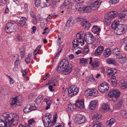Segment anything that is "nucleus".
I'll list each match as a JSON object with an SVG mask.
<instances>
[{
	"instance_id": "1",
	"label": "nucleus",
	"mask_w": 127,
	"mask_h": 127,
	"mask_svg": "<svg viewBox=\"0 0 127 127\" xmlns=\"http://www.w3.org/2000/svg\"><path fill=\"white\" fill-rule=\"evenodd\" d=\"M4 118V121H6L7 122L8 127H11L12 126L15 125L16 124H17L18 123L19 119L18 116L15 114L13 116L11 115L4 114L2 116Z\"/></svg>"
},
{
	"instance_id": "2",
	"label": "nucleus",
	"mask_w": 127,
	"mask_h": 127,
	"mask_svg": "<svg viewBox=\"0 0 127 127\" xmlns=\"http://www.w3.org/2000/svg\"><path fill=\"white\" fill-rule=\"evenodd\" d=\"M16 25L15 22L14 21H12L7 23L5 29L6 32L9 33L15 31L16 28L15 26Z\"/></svg>"
},
{
	"instance_id": "3",
	"label": "nucleus",
	"mask_w": 127,
	"mask_h": 127,
	"mask_svg": "<svg viewBox=\"0 0 127 127\" xmlns=\"http://www.w3.org/2000/svg\"><path fill=\"white\" fill-rule=\"evenodd\" d=\"M127 30V25L125 24H121L114 29L115 33L117 35H120L124 33Z\"/></svg>"
},
{
	"instance_id": "4",
	"label": "nucleus",
	"mask_w": 127,
	"mask_h": 127,
	"mask_svg": "<svg viewBox=\"0 0 127 127\" xmlns=\"http://www.w3.org/2000/svg\"><path fill=\"white\" fill-rule=\"evenodd\" d=\"M68 63L67 60L63 59L61 61L59 64L57 69V72H60L63 71L65 68L68 66Z\"/></svg>"
},
{
	"instance_id": "5",
	"label": "nucleus",
	"mask_w": 127,
	"mask_h": 127,
	"mask_svg": "<svg viewBox=\"0 0 127 127\" xmlns=\"http://www.w3.org/2000/svg\"><path fill=\"white\" fill-rule=\"evenodd\" d=\"M78 88L74 86H71L68 90V94L69 96L72 97L77 95L79 92Z\"/></svg>"
},
{
	"instance_id": "6",
	"label": "nucleus",
	"mask_w": 127,
	"mask_h": 127,
	"mask_svg": "<svg viewBox=\"0 0 127 127\" xmlns=\"http://www.w3.org/2000/svg\"><path fill=\"white\" fill-rule=\"evenodd\" d=\"M84 37L86 43L88 44H92L94 41V36L91 34L90 33H89L88 34H85Z\"/></svg>"
},
{
	"instance_id": "7",
	"label": "nucleus",
	"mask_w": 127,
	"mask_h": 127,
	"mask_svg": "<svg viewBox=\"0 0 127 127\" xmlns=\"http://www.w3.org/2000/svg\"><path fill=\"white\" fill-rule=\"evenodd\" d=\"M99 91L102 93L107 92L109 89V85L106 83H103L99 86L98 88Z\"/></svg>"
},
{
	"instance_id": "8",
	"label": "nucleus",
	"mask_w": 127,
	"mask_h": 127,
	"mask_svg": "<svg viewBox=\"0 0 127 127\" xmlns=\"http://www.w3.org/2000/svg\"><path fill=\"white\" fill-rule=\"evenodd\" d=\"M120 92L118 90H111L108 93V95L111 97L117 98L120 96Z\"/></svg>"
},
{
	"instance_id": "9",
	"label": "nucleus",
	"mask_w": 127,
	"mask_h": 127,
	"mask_svg": "<svg viewBox=\"0 0 127 127\" xmlns=\"http://www.w3.org/2000/svg\"><path fill=\"white\" fill-rule=\"evenodd\" d=\"M101 0H97L91 4L92 10H96L99 7L100 4L102 2Z\"/></svg>"
},
{
	"instance_id": "10",
	"label": "nucleus",
	"mask_w": 127,
	"mask_h": 127,
	"mask_svg": "<svg viewBox=\"0 0 127 127\" xmlns=\"http://www.w3.org/2000/svg\"><path fill=\"white\" fill-rule=\"evenodd\" d=\"M81 23L82 27L85 29H88L91 26V24L87 19H81Z\"/></svg>"
},
{
	"instance_id": "11",
	"label": "nucleus",
	"mask_w": 127,
	"mask_h": 127,
	"mask_svg": "<svg viewBox=\"0 0 127 127\" xmlns=\"http://www.w3.org/2000/svg\"><path fill=\"white\" fill-rule=\"evenodd\" d=\"M84 39H83L81 41H79L77 39H74L72 42L73 47L74 48L77 47L80 43L81 44V46H83L84 44Z\"/></svg>"
},
{
	"instance_id": "12",
	"label": "nucleus",
	"mask_w": 127,
	"mask_h": 127,
	"mask_svg": "<svg viewBox=\"0 0 127 127\" xmlns=\"http://www.w3.org/2000/svg\"><path fill=\"white\" fill-rule=\"evenodd\" d=\"M77 117L76 121L78 124H80L85 123V119L83 116L81 115H78L77 116Z\"/></svg>"
},
{
	"instance_id": "13",
	"label": "nucleus",
	"mask_w": 127,
	"mask_h": 127,
	"mask_svg": "<svg viewBox=\"0 0 127 127\" xmlns=\"http://www.w3.org/2000/svg\"><path fill=\"white\" fill-rule=\"evenodd\" d=\"M84 104L83 100H79L76 103L75 106L76 107L80 109H83L84 107Z\"/></svg>"
},
{
	"instance_id": "14",
	"label": "nucleus",
	"mask_w": 127,
	"mask_h": 127,
	"mask_svg": "<svg viewBox=\"0 0 127 127\" xmlns=\"http://www.w3.org/2000/svg\"><path fill=\"white\" fill-rule=\"evenodd\" d=\"M104 49V47L103 46H99L95 50V55L96 56H98L100 55L103 52Z\"/></svg>"
},
{
	"instance_id": "15",
	"label": "nucleus",
	"mask_w": 127,
	"mask_h": 127,
	"mask_svg": "<svg viewBox=\"0 0 127 127\" xmlns=\"http://www.w3.org/2000/svg\"><path fill=\"white\" fill-rule=\"evenodd\" d=\"M125 56V55H121L117 57V61L121 63H124L126 61Z\"/></svg>"
},
{
	"instance_id": "16",
	"label": "nucleus",
	"mask_w": 127,
	"mask_h": 127,
	"mask_svg": "<svg viewBox=\"0 0 127 127\" xmlns=\"http://www.w3.org/2000/svg\"><path fill=\"white\" fill-rule=\"evenodd\" d=\"M97 102L96 100H94L91 101L89 107L91 110L94 109L96 107Z\"/></svg>"
},
{
	"instance_id": "17",
	"label": "nucleus",
	"mask_w": 127,
	"mask_h": 127,
	"mask_svg": "<svg viewBox=\"0 0 127 127\" xmlns=\"http://www.w3.org/2000/svg\"><path fill=\"white\" fill-rule=\"evenodd\" d=\"M49 120L46 116H43L42 118V121L43 124L45 127H50L51 125L49 126Z\"/></svg>"
},
{
	"instance_id": "18",
	"label": "nucleus",
	"mask_w": 127,
	"mask_h": 127,
	"mask_svg": "<svg viewBox=\"0 0 127 127\" xmlns=\"http://www.w3.org/2000/svg\"><path fill=\"white\" fill-rule=\"evenodd\" d=\"M102 108L105 112L107 111L109 112H112L111 110L109 108L108 105L107 104H103L102 106Z\"/></svg>"
},
{
	"instance_id": "19",
	"label": "nucleus",
	"mask_w": 127,
	"mask_h": 127,
	"mask_svg": "<svg viewBox=\"0 0 127 127\" xmlns=\"http://www.w3.org/2000/svg\"><path fill=\"white\" fill-rule=\"evenodd\" d=\"M27 19L26 17H22L20 20L19 21V24L20 27H23L26 23Z\"/></svg>"
},
{
	"instance_id": "20",
	"label": "nucleus",
	"mask_w": 127,
	"mask_h": 127,
	"mask_svg": "<svg viewBox=\"0 0 127 127\" xmlns=\"http://www.w3.org/2000/svg\"><path fill=\"white\" fill-rule=\"evenodd\" d=\"M117 72V70L114 68H111L109 69L107 71L108 74L111 75L112 76H114Z\"/></svg>"
},
{
	"instance_id": "21",
	"label": "nucleus",
	"mask_w": 127,
	"mask_h": 127,
	"mask_svg": "<svg viewBox=\"0 0 127 127\" xmlns=\"http://www.w3.org/2000/svg\"><path fill=\"white\" fill-rule=\"evenodd\" d=\"M100 31V29L96 26H94L92 29V31L94 33L98 34V33Z\"/></svg>"
},
{
	"instance_id": "22",
	"label": "nucleus",
	"mask_w": 127,
	"mask_h": 127,
	"mask_svg": "<svg viewBox=\"0 0 127 127\" xmlns=\"http://www.w3.org/2000/svg\"><path fill=\"white\" fill-rule=\"evenodd\" d=\"M118 13L117 11H113L110 12L108 14V17L111 18H114L118 15Z\"/></svg>"
},
{
	"instance_id": "23",
	"label": "nucleus",
	"mask_w": 127,
	"mask_h": 127,
	"mask_svg": "<svg viewBox=\"0 0 127 127\" xmlns=\"http://www.w3.org/2000/svg\"><path fill=\"white\" fill-rule=\"evenodd\" d=\"M75 7L76 9L78 11H81L83 10V6L81 3H79L76 4L75 5Z\"/></svg>"
},
{
	"instance_id": "24",
	"label": "nucleus",
	"mask_w": 127,
	"mask_h": 127,
	"mask_svg": "<svg viewBox=\"0 0 127 127\" xmlns=\"http://www.w3.org/2000/svg\"><path fill=\"white\" fill-rule=\"evenodd\" d=\"M126 16L125 12H121L118 15V17L121 20H124L126 18Z\"/></svg>"
},
{
	"instance_id": "25",
	"label": "nucleus",
	"mask_w": 127,
	"mask_h": 127,
	"mask_svg": "<svg viewBox=\"0 0 127 127\" xmlns=\"http://www.w3.org/2000/svg\"><path fill=\"white\" fill-rule=\"evenodd\" d=\"M112 52L115 56L119 55L121 52L120 49L118 48H115L113 49Z\"/></svg>"
},
{
	"instance_id": "26",
	"label": "nucleus",
	"mask_w": 127,
	"mask_h": 127,
	"mask_svg": "<svg viewBox=\"0 0 127 127\" xmlns=\"http://www.w3.org/2000/svg\"><path fill=\"white\" fill-rule=\"evenodd\" d=\"M72 70V68L68 66L65 68V69L63 71V73L65 74H67L71 72Z\"/></svg>"
},
{
	"instance_id": "27",
	"label": "nucleus",
	"mask_w": 127,
	"mask_h": 127,
	"mask_svg": "<svg viewBox=\"0 0 127 127\" xmlns=\"http://www.w3.org/2000/svg\"><path fill=\"white\" fill-rule=\"evenodd\" d=\"M104 52L103 55L105 57H108L110 55L111 51L108 48L104 50Z\"/></svg>"
},
{
	"instance_id": "28",
	"label": "nucleus",
	"mask_w": 127,
	"mask_h": 127,
	"mask_svg": "<svg viewBox=\"0 0 127 127\" xmlns=\"http://www.w3.org/2000/svg\"><path fill=\"white\" fill-rule=\"evenodd\" d=\"M119 21L116 20L115 21L112 25L111 27L112 29H114L117 28L118 26L120 25H119Z\"/></svg>"
},
{
	"instance_id": "29",
	"label": "nucleus",
	"mask_w": 127,
	"mask_h": 127,
	"mask_svg": "<svg viewBox=\"0 0 127 127\" xmlns=\"http://www.w3.org/2000/svg\"><path fill=\"white\" fill-rule=\"evenodd\" d=\"M44 101L46 102V104L47 105L45 108L46 110H47L50 108V104L52 103V101L51 100L48 98H47L46 99H44Z\"/></svg>"
},
{
	"instance_id": "30",
	"label": "nucleus",
	"mask_w": 127,
	"mask_h": 127,
	"mask_svg": "<svg viewBox=\"0 0 127 127\" xmlns=\"http://www.w3.org/2000/svg\"><path fill=\"white\" fill-rule=\"evenodd\" d=\"M106 62L108 64H112L115 65L116 63V61L113 58H108Z\"/></svg>"
},
{
	"instance_id": "31",
	"label": "nucleus",
	"mask_w": 127,
	"mask_h": 127,
	"mask_svg": "<svg viewBox=\"0 0 127 127\" xmlns=\"http://www.w3.org/2000/svg\"><path fill=\"white\" fill-rule=\"evenodd\" d=\"M17 97H16L12 99V102L11 103V105L12 107H15L16 106V104L17 102Z\"/></svg>"
},
{
	"instance_id": "32",
	"label": "nucleus",
	"mask_w": 127,
	"mask_h": 127,
	"mask_svg": "<svg viewBox=\"0 0 127 127\" xmlns=\"http://www.w3.org/2000/svg\"><path fill=\"white\" fill-rule=\"evenodd\" d=\"M29 107L30 108V110L31 111L34 110H35L37 108L36 104L33 102L30 103L29 105Z\"/></svg>"
},
{
	"instance_id": "33",
	"label": "nucleus",
	"mask_w": 127,
	"mask_h": 127,
	"mask_svg": "<svg viewBox=\"0 0 127 127\" xmlns=\"http://www.w3.org/2000/svg\"><path fill=\"white\" fill-rule=\"evenodd\" d=\"M127 84L126 82L124 80H122L121 81V87L122 89H125L127 88Z\"/></svg>"
},
{
	"instance_id": "34",
	"label": "nucleus",
	"mask_w": 127,
	"mask_h": 127,
	"mask_svg": "<svg viewBox=\"0 0 127 127\" xmlns=\"http://www.w3.org/2000/svg\"><path fill=\"white\" fill-rule=\"evenodd\" d=\"M91 65L93 68H97L100 65L99 62L98 61H94L92 64Z\"/></svg>"
},
{
	"instance_id": "35",
	"label": "nucleus",
	"mask_w": 127,
	"mask_h": 127,
	"mask_svg": "<svg viewBox=\"0 0 127 127\" xmlns=\"http://www.w3.org/2000/svg\"><path fill=\"white\" fill-rule=\"evenodd\" d=\"M85 33L82 32H80L76 34V37L78 39H80L83 38Z\"/></svg>"
},
{
	"instance_id": "36",
	"label": "nucleus",
	"mask_w": 127,
	"mask_h": 127,
	"mask_svg": "<svg viewBox=\"0 0 127 127\" xmlns=\"http://www.w3.org/2000/svg\"><path fill=\"white\" fill-rule=\"evenodd\" d=\"M83 9L82 11H84L85 12H91L92 8L91 6H88L85 7L83 6Z\"/></svg>"
},
{
	"instance_id": "37",
	"label": "nucleus",
	"mask_w": 127,
	"mask_h": 127,
	"mask_svg": "<svg viewBox=\"0 0 127 127\" xmlns=\"http://www.w3.org/2000/svg\"><path fill=\"white\" fill-rule=\"evenodd\" d=\"M115 122V120L114 119H111L106 122L107 125L109 127H110L112 125V124H114Z\"/></svg>"
},
{
	"instance_id": "38",
	"label": "nucleus",
	"mask_w": 127,
	"mask_h": 127,
	"mask_svg": "<svg viewBox=\"0 0 127 127\" xmlns=\"http://www.w3.org/2000/svg\"><path fill=\"white\" fill-rule=\"evenodd\" d=\"M29 106V105H27L23 109V111L25 113H27L32 111L30 110Z\"/></svg>"
},
{
	"instance_id": "39",
	"label": "nucleus",
	"mask_w": 127,
	"mask_h": 127,
	"mask_svg": "<svg viewBox=\"0 0 127 127\" xmlns=\"http://www.w3.org/2000/svg\"><path fill=\"white\" fill-rule=\"evenodd\" d=\"M101 117V115H99L97 114H95L93 116L92 119L93 120H97L100 119Z\"/></svg>"
},
{
	"instance_id": "40",
	"label": "nucleus",
	"mask_w": 127,
	"mask_h": 127,
	"mask_svg": "<svg viewBox=\"0 0 127 127\" xmlns=\"http://www.w3.org/2000/svg\"><path fill=\"white\" fill-rule=\"evenodd\" d=\"M121 115L124 118H127V111L124 110H122L121 112Z\"/></svg>"
},
{
	"instance_id": "41",
	"label": "nucleus",
	"mask_w": 127,
	"mask_h": 127,
	"mask_svg": "<svg viewBox=\"0 0 127 127\" xmlns=\"http://www.w3.org/2000/svg\"><path fill=\"white\" fill-rule=\"evenodd\" d=\"M73 19V18L71 16H70L69 18L68 21H67L66 24L65 26L67 27H69L70 26V23L72 22Z\"/></svg>"
},
{
	"instance_id": "42",
	"label": "nucleus",
	"mask_w": 127,
	"mask_h": 127,
	"mask_svg": "<svg viewBox=\"0 0 127 127\" xmlns=\"http://www.w3.org/2000/svg\"><path fill=\"white\" fill-rule=\"evenodd\" d=\"M7 87L5 86H3L1 89V92L3 94L5 95L6 94V92L7 90Z\"/></svg>"
},
{
	"instance_id": "43",
	"label": "nucleus",
	"mask_w": 127,
	"mask_h": 127,
	"mask_svg": "<svg viewBox=\"0 0 127 127\" xmlns=\"http://www.w3.org/2000/svg\"><path fill=\"white\" fill-rule=\"evenodd\" d=\"M41 47V46L39 45L36 48L35 50L33 52V55H35L38 53Z\"/></svg>"
},
{
	"instance_id": "44",
	"label": "nucleus",
	"mask_w": 127,
	"mask_h": 127,
	"mask_svg": "<svg viewBox=\"0 0 127 127\" xmlns=\"http://www.w3.org/2000/svg\"><path fill=\"white\" fill-rule=\"evenodd\" d=\"M93 127H102L101 123L98 122L95 123L93 125Z\"/></svg>"
},
{
	"instance_id": "45",
	"label": "nucleus",
	"mask_w": 127,
	"mask_h": 127,
	"mask_svg": "<svg viewBox=\"0 0 127 127\" xmlns=\"http://www.w3.org/2000/svg\"><path fill=\"white\" fill-rule=\"evenodd\" d=\"M110 80L111 82L113 83V85L116 84L117 82V80L116 78L114 77V76H112L111 78L110 79Z\"/></svg>"
},
{
	"instance_id": "46",
	"label": "nucleus",
	"mask_w": 127,
	"mask_h": 127,
	"mask_svg": "<svg viewBox=\"0 0 127 127\" xmlns=\"http://www.w3.org/2000/svg\"><path fill=\"white\" fill-rule=\"evenodd\" d=\"M105 21L107 25H109L111 23V20L110 18H108L105 19Z\"/></svg>"
},
{
	"instance_id": "47",
	"label": "nucleus",
	"mask_w": 127,
	"mask_h": 127,
	"mask_svg": "<svg viewBox=\"0 0 127 127\" xmlns=\"http://www.w3.org/2000/svg\"><path fill=\"white\" fill-rule=\"evenodd\" d=\"M80 64H86L87 63V61L86 59L83 58L80 59Z\"/></svg>"
},
{
	"instance_id": "48",
	"label": "nucleus",
	"mask_w": 127,
	"mask_h": 127,
	"mask_svg": "<svg viewBox=\"0 0 127 127\" xmlns=\"http://www.w3.org/2000/svg\"><path fill=\"white\" fill-rule=\"evenodd\" d=\"M123 101L122 100H120L117 104L116 106L118 108H119L121 107L122 105Z\"/></svg>"
},
{
	"instance_id": "49",
	"label": "nucleus",
	"mask_w": 127,
	"mask_h": 127,
	"mask_svg": "<svg viewBox=\"0 0 127 127\" xmlns=\"http://www.w3.org/2000/svg\"><path fill=\"white\" fill-rule=\"evenodd\" d=\"M119 0H110L109 2L110 3L112 4H114L118 3Z\"/></svg>"
},
{
	"instance_id": "50",
	"label": "nucleus",
	"mask_w": 127,
	"mask_h": 127,
	"mask_svg": "<svg viewBox=\"0 0 127 127\" xmlns=\"http://www.w3.org/2000/svg\"><path fill=\"white\" fill-rule=\"evenodd\" d=\"M58 37L57 41V43L58 45H59L61 43V37H60L58 35Z\"/></svg>"
},
{
	"instance_id": "51",
	"label": "nucleus",
	"mask_w": 127,
	"mask_h": 127,
	"mask_svg": "<svg viewBox=\"0 0 127 127\" xmlns=\"http://www.w3.org/2000/svg\"><path fill=\"white\" fill-rule=\"evenodd\" d=\"M83 51L82 53L83 54H85L86 53L88 52L89 51V50L88 47H86L83 48Z\"/></svg>"
},
{
	"instance_id": "52",
	"label": "nucleus",
	"mask_w": 127,
	"mask_h": 127,
	"mask_svg": "<svg viewBox=\"0 0 127 127\" xmlns=\"http://www.w3.org/2000/svg\"><path fill=\"white\" fill-rule=\"evenodd\" d=\"M66 110L67 111L69 112L71 111H73L72 109V105L71 104H68Z\"/></svg>"
},
{
	"instance_id": "53",
	"label": "nucleus",
	"mask_w": 127,
	"mask_h": 127,
	"mask_svg": "<svg viewBox=\"0 0 127 127\" xmlns=\"http://www.w3.org/2000/svg\"><path fill=\"white\" fill-rule=\"evenodd\" d=\"M57 115L55 114V117L54 116L53 117V119L52 122V124H53V125H54L56 123V119H57Z\"/></svg>"
},
{
	"instance_id": "54",
	"label": "nucleus",
	"mask_w": 127,
	"mask_h": 127,
	"mask_svg": "<svg viewBox=\"0 0 127 127\" xmlns=\"http://www.w3.org/2000/svg\"><path fill=\"white\" fill-rule=\"evenodd\" d=\"M93 95L94 96H95L98 94V91L97 90L95 89L93 90Z\"/></svg>"
},
{
	"instance_id": "55",
	"label": "nucleus",
	"mask_w": 127,
	"mask_h": 127,
	"mask_svg": "<svg viewBox=\"0 0 127 127\" xmlns=\"http://www.w3.org/2000/svg\"><path fill=\"white\" fill-rule=\"evenodd\" d=\"M41 100L38 97L36 98L35 100V102L37 104H39L41 102Z\"/></svg>"
},
{
	"instance_id": "56",
	"label": "nucleus",
	"mask_w": 127,
	"mask_h": 127,
	"mask_svg": "<svg viewBox=\"0 0 127 127\" xmlns=\"http://www.w3.org/2000/svg\"><path fill=\"white\" fill-rule=\"evenodd\" d=\"M35 122V121L33 119H30L28 121V123L29 125H32L33 123H34Z\"/></svg>"
},
{
	"instance_id": "57",
	"label": "nucleus",
	"mask_w": 127,
	"mask_h": 127,
	"mask_svg": "<svg viewBox=\"0 0 127 127\" xmlns=\"http://www.w3.org/2000/svg\"><path fill=\"white\" fill-rule=\"evenodd\" d=\"M87 95L88 96H91L92 95H93V91L91 90L89 92H88V91H86L85 92V93L86 94L87 93Z\"/></svg>"
},
{
	"instance_id": "58",
	"label": "nucleus",
	"mask_w": 127,
	"mask_h": 127,
	"mask_svg": "<svg viewBox=\"0 0 127 127\" xmlns=\"http://www.w3.org/2000/svg\"><path fill=\"white\" fill-rule=\"evenodd\" d=\"M25 52L24 50L23 49L21 50H20V53L21 57L23 58L24 57V56L25 55Z\"/></svg>"
},
{
	"instance_id": "59",
	"label": "nucleus",
	"mask_w": 127,
	"mask_h": 127,
	"mask_svg": "<svg viewBox=\"0 0 127 127\" xmlns=\"http://www.w3.org/2000/svg\"><path fill=\"white\" fill-rule=\"evenodd\" d=\"M41 1L35 0V5L36 7L39 6L41 4Z\"/></svg>"
},
{
	"instance_id": "60",
	"label": "nucleus",
	"mask_w": 127,
	"mask_h": 127,
	"mask_svg": "<svg viewBox=\"0 0 127 127\" xmlns=\"http://www.w3.org/2000/svg\"><path fill=\"white\" fill-rule=\"evenodd\" d=\"M67 91H68V90L66 88H63V91L62 92L64 94L63 96H64L65 95L64 94H66L67 93Z\"/></svg>"
},
{
	"instance_id": "61",
	"label": "nucleus",
	"mask_w": 127,
	"mask_h": 127,
	"mask_svg": "<svg viewBox=\"0 0 127 127\" xmlns=\"http://www.w3.org/2000/svg\"><path fill=\"white\" fill-rule=\"evenodd\" d=\"M44 116H46V118H47L48 119V120H50V118H51V115L48 113L46 114V115H44Z\"/></svg>"
},
{
	"instance_id": "62",
	"label": "nucleus",
	"mask_w": 127,
	"mask_h": 127,
	"mask_svg": "<svg viewBox=\"0 0 127 127\" xmlns=\"http://www.w3.org/2000/svg\"><path fill=\"white\" fill-rule=\"evenodd\" d=\"M68 2L69 1L67 0H65L64 2L63 3L62 5L64 6H65L67 5L69 3Z\"/></svg>"
},
{
	"instance_id": "63",
	"label": "nucleus",
	"mask_w": 127,
	"mask_h": 127,
	"mask_svg": "<svg viewBox=\"0 0 127 127\" xmlns=\"http://www.w3.org/2000/svg\"><path fill=\"white\" fill-rule=\"evenodd\" d=\"M34 18L33 20V22L32 23L35 25L37 23V20L36 16Z\"/></svg>"
},
{
	"instance_id": "64",
	"label": "nucleus",
	"mask_w": 127,
	"mask_h": 127,
	"mask_svg": "<svg viewBox=\"0 0 127 127\" xmlns=\"http://www.w3.org/2000/svg\"><path fill=\"white\" fill-rule=\"evenodd\" d=\"M25 61L27 63H30V60L29 57H28L26 58L25 60Z\"/></svg>"
}]
</instances>
